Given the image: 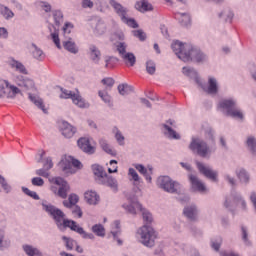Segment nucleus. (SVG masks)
Wrapping results in <instances>:
<instances>
[{
  "instance_id": "f257e3e1",
  "label": "nucleus",
  "mask_w": 256,
  "mask_h": 256,
  "mask_svg": "<svg viewBox=\"0 0 256 256\" xmlns=\"http://www.w3.org/2000/svg\"><path fill=\"white\" fill-rule=\"evenodd\" d=\"M43 210L50 215L59 231H65V229H70L72 231L73 227L77 223L75 220H69L61 209L53 206L52 204L42 203Z\"/></svg>"
},
{
  "instance_id": "f03ea898",
  "label": "nucleus",
  "mask_w": 256,
  "mask_h": 256,
  "mask_svg": "<svg viewBox=\"0 0 256 256\" xmlns=\"http://www.w3.org/2000/svg\"><path fill=\"white\" fill-rule=\"evenodd\" d=\"M139 241L144 247H155V239H157V232L150 225L145 224L138 232Z\"/></svg>"
},
{
  "instance_id": "7ed1b4c3",
  "label": "nucleus",
  "mask_w": 256,
  "mask_h": 256,
  "mask_svg": "<svg viewBox=\"0 0 256 256\" xmlns=\"http://www.w3.org/2000/svg\"><path fill=\"white\" fill-rule=\"evenodd\" d=\"M171 49L175 55H177L178 59L184 63L193 61V57H191V51H193V47L187 48V44H183V42L176 40L171 44Z\"/></svg>"
},
{
  "instance_id": "20e7f679",
  "label": "nucleus",
  "mask_w": 256,
  "mask_h": 256,
  "mask_svg": "<svg viewBox=\"0 0 256 256\" xmlns=\"http://www.w3.org/2000/svg\"><path fill=\"white\" fill-rule=\"evenodd\" d=\"M123 209L130 215H137V211H142V217L146 225L153 223V215L147 210H143V206L138 201H132L130 204H123Z\"/></svg>"
},
{
  "instance_id": "39448f33",
  "label": "nucleus",
  "mask_w": 256,
  "mask_h": 256,
  "mask_svg": "<svg viewBox=\"0 0 256 256\" xmlns=\"http://www.w3.org/2000/svg\"><path fill=\"white\" fill-rule=\"evenodd\" d=\"M157 185L166 193H181V184L173 181L169 176H160L157 180Z\"/></svg>"
},
{
  "instance_id": "423d86ee",
  "label": "nucleus",
  "mask_w": 256,
  "mask_h": 256,
  "mask_svg": "<svg viewBox=\"0 0 256 256\" xmlns=\"http://www.w3.org/2000/svg\"><path fill=\"white\" fill-rule=\"evenodd\" d=\"M60 99H72L74 105L80 107V109H89V102H85V99L79 94H75L71 90L61 89Z\"/></svg>"
},
{
  "instance_id": "0eeeda50",
  "label": "nucleus",
  "mask_w": 256,
  "mask_h": 256,
  "mask_svg": "<svg viewBox=\"0 0 256 256\" xmlns=\"http://www.w3.org/2000/svg\"><path fill=\"white\" fill-rule=\"evenodd\" d=\"M220 109L226 110V115L228 117H233L234 119H243V113L239 109L235 108V101L233 100H223L218 106Z\"/></svg>"
},
{
  "instance_id": "6e6552de",
  "label": "nucleus",
  "mask_w": 256,
  "mask_h": 256,
  "mask_svg": "<svg viewBox=\"0 0 256 256\" xmlns=\"http://www.w3.org/2000/svg\"><path fill=\"white\" fill-rule=\"evenodd\" d=\"M172 127H175V121L170 119L166 121V124H162V133L167 137V139L179 141V139H181V135Z\"/></svg>"
},
{
  "instance_id": "1a4fd4ad",
  "label": "nucleus",
  "mask_w": 256,
  "mask_h": 256,
  "mask_svg": "<svg viewBox=\"0 0 256 256\" xmlns=\"http://www.w3.org/2000/svg\"><path fill=\"white\" fill-rule=\"evenodd\" d=\"M193 149L199 155V157H210L211 149L207 146L203 140L194 139L193 140Z\"/></svg>"
},
{
  "instance_id": "9d476101",
  "label": "nucleus",
  "mask_w": 256,
  "mask_h": 256,
  "mask_svg": "<svg viewBox=\"0 0 256 256\" xmlns=\"http://www.w3.org/2000/svg\"><path fill=\"white\" fill-rule=\"evenodd\" d=\"M55 185H59L58 189V197H61V199H67V193L71 191V187L69 186V183L65 181V179L61 177H56L55 178Z\"/></svg>"
},
{
  "instance_id": "9b49d317",
  "label": "nucleus",
  "mask_w": 256,
  "mask_h": 256,
  "mask_svg": "<svg viewBox=\"0 0 256 256\" xmlns=\"http://www.w3.org/2000/svg\"><path fill=\"white\" fill-rule=\"evenodd\" d=\"M98 185H104L105 187H109L114 191V193H117L119 191V184L117 182V179L113 178V176H110L106 174L99 182Z\"/></svg>"
},
{
  "instance_id": "f8f14e48",
  "label": "nucleus",
  "mask_w": 256,
  "mask_h": 256,
  "mask_svg": "<svg viewBox=\"0 0 256 256\" xmlns=\"http://www.w3.org/2000/svg\"><path fill=\"white\" fill-rule=\"evenodd\" d=\"M51 169H53V160L51 159V157H47L44 162L43 168L36 170L35 174L38 175V177H44L45 179H49L51 175L49 171H51Z\"/></svg>"
},
{
  "instance_id": "ddd939ff",
  "label": "nucleus",
  "mask_w": 256,
  "mask_h": 256,
  "mask_svg": "<svg viewBox=\"0 0 256 256\" xmlns=\"http://www.w3.org/2000/svg\"><path fill=\"white\" fill-rule=\"evenodd\" d=\"M109 5H111L116 13L117 16L120 17L121 21L127 17V13L129 10L121 5V3L117 2L116 0H110Z\"/></svg>"
},
{
  "instance_id": "4468645a",
  "label": "nucleus",
  "mask_w": 256,
  "mask_h": 256,
  "mask_svg": "<svg viewBox=\"0 0 256 256\" xmlns=\"http://www.w3.org/2000/svg\"><path fill=\"white\" fill-rule=\"evenodd\" d=\"M198 170L200 173L207 177V179H211V181H217V172L211 170V168L205 166L203 163H196Z\"/></svg>"
},
{
  "instance_id": "2eb2a0df",
  "label": "nucleus",
  "mask_w": 256,
  "mask_h": 256,
  "mask_svg": "<svg viewBox=\"0 0 256 256\" xmlns=\"http://www.w3.org/2000/svg\"><path fill=\"white\" fill-rule=\"evenodd\" d=\"M174 18L177 19L181 27H185L186 29L191 27V14L176 12Z\"/></svg>"
},
{
  "instance_id": "dca6fc26",
  "label": "nucleus",
  "mask_w": 256,
  "mask_h": 256,
  "mask_svg": "<svg viewBox=\"0 0 256 256\" xmlns=\"http://www.w3.org/2000/svg\"><path fill=\"white\" fill-rule=\"evenodd\" d=\"M78 147L88 155H93V153H95V147L91 145L88 138H80L78 140Z\"/></svg>"
},
{
  "instance_id": "f3484780",
  "label": "nucleus",
  "mask_w": 256,
  "mask_h": 256,
  "mask_svg": "<svg viewBox=\"0 0 256 256\" xmlns=\"http://www.w3.org/2000/svg\"><path fill=\"white\" fill-rule=\"evenodd\" d=\"M16 83L18 87H22L25 91H29V89H33V87H35V82H33L31 78L21 75L16 78Z\"/></svg>"
},
{
  "instance_id": "a211bd4d",
  "label": "nucleus",
  "mask_w": 256,
  "mask_h": 256,
  "mask_svg": "<svg viewBox=\"0 0 256 256\" xmlns=\"http://www.w3.org/2000/svg\"><path fill=\"white\" fill-rule=\"evenodd\" d=\"M60 131L66 139H71L75 133H77V128L73 127L68 122H62V125L60 127Z\"/></svg>"
},
{
  "instance_id": "6ab92c4d",
  "label": "nucleus",
  "mask_w": 256,
  "mask_h": 256,
  "mask_svg": "<svg viewBox=\"0 0 256 256\" xmlns=\"http://www.w3.org/2000/svg\"><path fill=\"white\" fill-rule=\"evenodd\" d=\"M58 167L59 169H61V171H63V173H65L66 175H73V173H75V170L73 169V166L71 164V160L70 158H65L62 159L59 163H58Z\"/></svg>"
},
{
  "instance_id": "aec40b11",
  "label": "nucleus",
  "mask_w": 256,
  "mask_h": 256,
  "mask_svg": "<svg viewBox=\"0 0 256 256\" xmlns=\"http://www.w3.org/2000/svg\"><path fill=\"white\" fill-rule=\"evenodd\" d=\"M89 56L91 61L95 63L96 65H99V62L101 61V50L97 48V46L91 44L89 46Z\"/></svg>"
},
{
  "instance_id": "412c9836",
  "label": "nucleus",
  "mask_w": 256,
  "mask_h": 256,
  "mask_svg": "<svg viewBox=\"0 0 256 256\" xmlns=\"http://www.w3.org/2000/svg\"><path fill=\"white\" fill-rule=\"evenodd\" d=\"M62 45L66 51L72 53L73 55H77V53H79V48L77 47V44L71 39V37H68V40L63 41Z\"/></svg>"
},
{
  "instance_id": "4be33fe9",
  "label": "nucleus",
  "mask_w": 256,
  "mask_h": 256,
  "mask_svg": "<svg viewBox=\"0 0 256 256\" xmlns=\"http://www.w3.org/2000/svg\"><path fill=\"white\" fill-rule=\"evenodd\" d=\"M48 28L51 33L50 35L53 43L56 45L57 49H61V40L59 39V30L53 24H50Z\"/></svg>"
},
{
  "instance_id": "5701e85b",
  "label": "nucleus",
  "mask_w": 256,
  "mask_h": 256,
  "mask_svg": "<svg viewBox=\"0 0 256 256\" xmlns=\"http://www.w3.org/2000/svg\"><path fill=\"white\" fill-rule=\"evenodd\" d=\"M204 91L208 93V95H217V92L219 91L217 80L213 77H210L208 79V87L204 88Z\"/></svg>"
},
{
  "instance_id": "b1692460",
  "label": "nucleus",
  "mask_w": 256,
  "mask_h": 256,
  "mask_svg": "<svg viewBox=\"0 0 256 256\" xmlns=\"http://www.w3.org/2000/svg\"><path fill=\"white\" fill-rule=\"evenodd\" d=\"M72 231L78 233V235H81L82 239H91V241L95 239V235H93V233H87L83 227L77 224V222L75 223Z\"/></svg>"
},
{
  "instance_id": "393cba45",
  "label": "nucleus",
  "mask_w": 256,
  "mask_h": 256,
  "mask_svg": "<svg viewBox=\"0 0 256 256\" xmlns=\"http://www.w3.org/2000/svg\"><path fill=\"white\" fill-rule=\"evenodd\" d=\"M84 199L89 205H97L99 203V195L95 191L85 192Z\"/></svg>"
},
{
  "instance_id": "a878e982",
  "label": "nucleus",
  "mask_w": 256,
  "mask_h": 256,
  "mask_svg": "<svg viewBox=\"0 0 256 256\" xmlns=\"http://www.w3.org/2000/svg\"><path fill=\"white\" fill-rule=\"evenodd\" d=\"M92 171L96 177L97 183L107 175V172H105V169L103 168V166L99 164L92 165Z\"/></svg>"
},
{
  "instance_id": "bb28decb",
  "label": "nucleus",
  "mask_w": 256,
  "mask_h": 256,
  "mask_svg": "<svg viewBox=\"0 0 256 256\" xmlns=\"http://www.w3.org/2000/svg\"><path fill=\"white\" fill-rule=\"evenodd\" d=\"M9 65L10 67H12V69H16V71H18V73H22V75H27V68H25V65H23V63L15 60L14 58H11L9 61Z\"/></svg>"
},
{
  "instance_id": "cd10ccee",
  "label": "nucleus",
  "mask_w": 256,
  "mask_h": 256,
  "mask_svg": "<svg viewBox=\"0 0 256 256\" xmlns=\"http://www.w3.org/2000/svg\"><path fill=\"white\" fill-rule=\"evenodd\" d=\"M22 248L24 253L28 256H43V253L41 252V250L33 247L32 245L24 244Z\"/></svg>"
},
{
  "instance_id": "c85d7f7f",
  "label": "nucleus",
  "mask_w": 256,
  "mask_h": 256,
  "mask_svg": "<svg viewBox=\"0 0 256 256\" xmlns=\"http://www.w3.org/2000/svg\"><path fill=\"white\" fill-rule=\"evenodd\" d=\"M135 9L140 11V13H145L147 11H153V5L146 0H142L140 2H136Z\"/></svg>"
},
{
  "instance_id": "c756f323",
  "label": "nucleus",
  "mask_w": 256,
  "mask_h": 256,
  "mask_svg": "<svg viewBox=\"0 0 256 256\" xmlns=\"http://www.w3.org/2000/svg\"><path fill=\"white\" fill-rule=\"evenodd\" d=\"M28 99L38 107V109H41L43 113H47V110L45 108V104H43V99L39 98V96H35L31 93L28 94Z\"/></svg>"
},
{
  "instance_id": "7c9ffc66",
  "label": "nucleus",
  "mask_w": 256,
  "mask_h": 256,
  "mask_svg": "<svg viewBox=\"0 0 256 256\" xmlns=\"http://www.w3.org/2000/svg\"><path fill=\"white\" fill-rule=\"evenodd\" d=\"M79 203V196L77 194H70L68 197V201L64 200L63 205L67 209H72V207H75Z\"/></svg>"
},
{
  "instance_id": "2f4dec72",
  "label": "nucleus",
  "mask_w": 256,
  "mask_h": 256,
  "mask_svg": "<svg viewBox=\"0 0 256 256\" xmlns=\"http://www.w3.org/2000/svg\"><path fill=\"white\" fill-rule=\"evenodd\" d=\"M95 27H94V33L96 35H103L105 33L107 26L105 25V22L101 19L94 20Z\"/></svg>"
},
{
  "instance_id": "473e14b6",
  "label": "nucleus",
  "mask_w": 256,
  "mask_h": 256,
  "mask_svg": "<svg viewBox=\"0 0 256 256\" xmlns=\"http://www.w3.org/2000/svg\"><path fill=\"white\" fill-rule=\"evenodd\" d=\"M121 59H123L124 63L129 65V67H135V63H137V57H135V54L131 52H127L126 54L122 55Z\"/></svg>"
},
{
  "instance_id": "72a5a7b5",
  "label": "nucleus",
  "mask_w": 256,
  "mask_h": 256,
  "mask_svg": "<svg viewBox=\"0 0 256 256\" xmlns=\"http://www.w3.org/2000/svg\"><path fill=\"white\" fill-rule=\"evenodd\" d=\"M118 92L125 96V95H131V93L135 92V88L127 83L119 84L118 85Z\"/></svg>"
},
{
  "instance_id": "f704fd0d",
  "label": "nucleus",
  "mask_w": 256,
  "mask_h": 256,
  "mask_svg": "<svg viewBox=\"0 0 256 256\" xmlns=\"http://www.w3.org/2000/svg\"><path fill=\"white\" fill-rule=\"evenodd\" d=\"M11 247V240L5 236V231L0 230V251H5Z\"/></svg>"
},
{
  "instance_id": "c9c22d12",
  "label": "nucleus",
  "mask_w": 256,
  "mask_h": 256,
  "mask_svg": "<svg viewBox=\"0 0 256 256\" xmlns=\"http://www.w3.org/2000/svg\"><path fill=\"white\" fill-rule=\"evenodd\" d=\"M99 143H100L101 149H103L105 153H108V155H111L112 157H115V155H117V152L111 149V146L109 145V143H107V140L100 139Z\"/></svg>"
},
{
  "instance_id": "e433bc0d",
  "label": "nucleus",
  "mask_w": 256,
  "mask_h": 256,
  "mask_svg": "<svg viewBox=\"0 0 256 256\" xmlns=\"http://www.w3.org/2000/svg\"><path fill=\"white\" fill-rule=\"evenodd\" d=\"M0 13H1L2 17H4V19H6L7 21H9V19H13V17H15V13H13L12 10L9 9V7H7L5 5L0 6Z\"/></svg>"
},
{
  "instance_id": "4c0bfd02",
  "label": "nucleus",
  "mask_w": 256,
  "mask_h": 256,
  "mask_svg": "<svg viewBox=\"0 0 256 256\" xmlns=\"http://www.w3.org/2000/svg\"><path fill=\"white\" fill-rule=\"evenodd\" d=\"M32 47L34 50H32V56L37 61H43L45 59V53H43V50H41L37 45L32 44Z\"/></svg>"
},
{
  "instance_id": "58836bf2",
  "label": "nucleus",
  "mask_w": 256,
  "mask_h": 256,
  "mask_svg": "<svg viewBox=\"0 0 256 256\" xmlns=\"http://www.w3.org/2000/svg\"><path fill=\"white\" fill-rule=\"evenodd\" d=\"M92 233L97 237H105V227L103 224H95L91 228Z\"/></svg>"
},
{
  "instance_id": "ea45409f",
  "label": "nucleus",
  "mask_w": 256,
  "mask_h": 256,
  "mask_svg": "<svg viewBox=\"0 0 256 256\" xmlns=\"http://www.w3.org/2000/svg\"><path fill=\"white\" fill-rule=\"evenodd\" d=\"M135 169L145 177L148 183H151L152 178L151 176H149V171L147 170V168H145V166H143L142 164H135Z\"/></svg>"
},
{
  "instance_id": "a19ab883",
  "label": "nucleus",
  "mask_w": 256,
  "mask_h": 256,
  "mask_svg": "<svg viewBox=\"0 0 256 256\" xmlns=\"http://www.w3.org/2000/svg\"><path fill=\"white\" fill-rule=\"evenodd\" d=\"M62 241H64L67 251H73L75 245H77V241L71 237L62 236Z\"/></svg>"
},
{
  "instance_id": "79ce46f5",
  "label": "nucleus",
  "mask_w": 256,
  "mask_h": 256,
  "mask_svg": "<svg viewBox=\"0 0 256 256\" xmlns=\"http://www.w3.org/2000/svg\"><path fill=\"white\" fill-rule=\"evenodd\" d=\"M193 187L195 191H199L200 193H205V191H207L205 184L196 177L193 178Z\"/></svg>"
},
{
  "instance_id": "37998d69",
  "label": "nucleus",
  "mask_w": 256,
  "mask_h": 256,
  "mask_svg": "<svg viewBox=\"0 0 256 256\" xmlns=\"http://www.w3.org/2000/svg\"><path fill=\"white\" fill-rule=\"evenodd\" d=\"M0 97H11L9 94V81L4 80L0 85Z\"/></svg>"
},
{
  "instance_id": "c03bdc74",
  "label": "nucleus",
  "mask_w": 256,
  "mask_h": 256,
  "mask_svg": "<svg viewBox=\"0 0 256 256\" xmlns=\"http://www.w3.org/2000/svg\"><path fill=\"white\" fill-rule=\"evenodd\" d=\"M52 15H53V19L56 27H59V25L63 23V12H61L60 10H53Z\"/></svg>"
},
{
  "instance_id": "a18cd8bd",
  "label": "nucleus",
  "mask_w": 256,
  "mask_h": 256,
  "mask_svg": "<svg viewBox=\"0 0 256 256\" xmlns=\"http://www.w3.org/2000/svg\"><path fill=\"white\" fill-rule=\"evenodd\" d=\"M113 132L115 133V139L119 145H125V136L119 131V128L114 127Z\"/></svg>"
},
{
  "instance_id": "49530a36",
  "label": "nucleus",
  "mask_w": 256,
  "mask_h": 256,
  "mask_svg": "<svg viewBox=\"0 0 256 256\" xmlns=\"http://www.w3.org/2000/svg\"><path fill=\"white\" fill-rule=\"evenodd\" d=\"M146 71L149 75H155V71H157V66L153 60H148L146 62Z\"/></svg>"
},
{
  "instance_id": "de8ad7c7",
  "label": "nucleus",
  "mask_w": 256,
  "mask_h": 256,
  "mask_svg": "<svg viewBox=\"0 0 256 256\" xmlns=\"http://www.w3.org/2000/svg\"><path fill=\"white\" fill-rule=\"evenodd\" d=\"M116 50L118 51L120 57L127 53V43L125 42H117L116 43Z\"/></svg>"
},
{
  "instance_id": "09e8293b",
  "label": "nucleus",
  "mask_w": 256,
  "mask_h": 256,
  "mask_svg": "<svg viewBox=\"0 0 256 256\" xmlns=\"http://www.w3.org/2000/svg\"><path fill=\"white\" fill-rule=\"evenodd\" d=\"M119 61V58L113 57V56H106L105 57V68L106 69H112L113 63H117Z\"/></svg>"
},
{
  "instance_id": "8fccbe9b",
  "label": "nucleus",
  "mask_w": 256,
  "mask_h": 256,
  "mask_svg": "<svg viewBox=\"0 0 256 256\" xmlns=\"http://www.w3.org/2000/svg\"><path fill=\"white\" fill-rule=\"evenodd\" d=\"M122 23H125L126 25H128V27H132V29H137V27H139V24H137V21H135V19L128 18L127 16L122 19Z\"/></svg>"
},
{
  "instance_id": "3c124183",
  "label": "nucleus",
  "mask_w": 256,
  "mask_h": 256,
  "mask_svg": "<svg viewBox=\"0 0 256 256\" xmlns=\"http://www.w3.org/2000/svg\"><path fill=\"white\" fill-rule=\"evenodd\" d=\"M22 191L28 197H31L35 201H39L41 198L37 195V192L29 190L27 187H22Z\"/></svg>"
},
{
  "instance_id": "603ef678",
  "label": "nucleus",
  "mask_w": 256,
  "mask_h": 256,
  "mask_svg": "<svg viewBox=\"0 0 256 256\" xmlns=\"http://www.w3.org/2000/svg\"><path fill=\"white\" fill-rule=\"evenodd\" d=\"M128 175L132 177V181H134V183H141V178L134 168H129Z\"/></svg>"
},
{
  "instance_id": "864d4df0",
  "label": "nucleus",
  "mask_w": 256,
  "mask_h": 256,
  "mask_svg": "<svg viewBox=\"0 0 256 256\" xmlns=\"http://www.w3.org/2000/svg\"><path fill=\"white\" fill-rule=\"evenodd\" d=\"M183 215L186 219H189V221H193V206L184 207Z\"/></svg>"
},
{
  "instance_id": "5fc2aeb1",
  "label": "nucleus",
  "mask_w": 256,
  "mask_h": 256,
  "mask_svg": "<svg viewBox=\"0 0 256 256\" xmlns=\"http://www.w3.org/2000/svg\"><path fill=\"white\" fill-rule=\"evenodd\" d=\"M8 93L11 95L9 97H15V95H19V93H21V90L17 88V86L11 85L8 82Z\"/></svg>"
},
{
  "instance_id": "6e6d98bb",
  "label": "nucleus",
  "mask_w": 256,
  "mask_h": 256,
  "mask_svg": "<svg viewBox=\"0 0 256 256\" xmlns=\"http://www.w3.org/2000/svg\"><path fill=\"white\" fill-rule=\"evenodd\" d=\"M176 194L179 195L177 199L182 203V205H185L186 203H189V201H191V198L187 194L181 192V188L180 193Z\"/></svg>"
},
{
  "instance_id": "4d7b16f0",
  "label": "nucleus",
  "mask_w": 256,
  "mask_h": 256,
  "mask_svg": "<svg viewBox=\"0 0 256 256\" xmlns=\"http://www.w3.org/2000/svg\"><path fill=\"white\" fill-rule=\"evenodd\" d=\"M194 59L196 63H203V61H205V56L200 50L194 49Z\"/></svg>"
},
{
  "instance_id": "13d9d810",
  "label": "nucleus",
  "mask_w": 256,
  "mask_h": 256,
  "mask_svg": "<svg viewBox=\"0 0 256 256\" xmlns=\"http://www.w3.org/2000/svg\"><path fill=\"white\" fill-rule=\"evenodd\" d=\"M99 97L104 101V103H107L110 107L113 105L111 103V96H109L108 93H103V91L98 92Z\"/></svg>"
},
{
  "instance_id": "bf43d9fd",
  "label": "nucleus",
  "mask_w": 256,
  "mask_h": 256,
  "mask_svg": "<svg viewBox=\"0 0 256 256\" xmlns=\"http://www.w3.org/2000/svg\"><path fill=\"white\" fill-rule=\"evenodd\" d=\"M71 31H73V25L70 22H66L63 27V33L66 39H69L67 35H71Z\"/></svg>"
},
{
  "instance_id": "052dcab7",
  "label": "nucleus",
  "mask_w": 256,
  "mask_h": 256,
  "mask_svg": "<svg viewBox=\"0 0 256 256\" xmlns=\"http://www.w3.org/2000/svg\"><path fill=\"white\" fill-rule=\"evenodd\" d=\"M133 35L140 41H145L147 39V35L143 32V30H134Z\"/></svg>"
},
{
  "instance_id": "680f3d73",
  "label": "nucleus",
  "mask_w": 256,
  "mask_h": 256,
  "mask_svg": "<svg viewBox=\"0 0 256 256\" xmlns=\"http://www.w3.org/2000/svg\"><path fill=\"white\" fill-rule=\"evenodd\" d=\"M31 183L34 185V187H43V185H45V181L41 177L32 178Z\"/></svg>"
},
{
  "instance_id": "e2e57ef3",
  "label": "nucleus",
  "mask_w": 256,
  "mask_h": 256,
  "mask_svg": "<svg viewBox=\"0 0 256 256\" xmlns=\"http://www.w3.org/2000/svg\"><path fill=\"white\" fill-rule=\"evenodd\" d=\"M238 178L240 179V181H242V183H247L249 181V175H247V172H245V170H240L238 172Z\"/></svg>"
},
{
  "instance_id": "0e129e2a",
  "label": "nucleus",
  "mask_w": 256,
  "mask_h": 256,
  "mask_svg": "<svg viewBox=\"0 0 256 256\" xmlns=\"http://www.w3.org/2000/svg\"><path fill=\"white\" fill-rule=\"evenodd\" d=\"M0 185L6 193H11V186L8 185L7 180H5V177L0 179Z\"/></svg>"
},
{
  "instance_id": "69168bd1",
  "label": "nucleus",
  "mask_w": 256,
  "mask_h": 256,
  "mask_svg": "<svg viewBox=\"0 0 256 256\" xmlns=\"http://www.w3.org/2000/svg\"><path fill=\"white\" fill-rule=\"evenodd\" d=\"M70 162L72 167H75L76 169H82L83 168V164H81V161L69 156Z\"/></svg>"
},
{
  "instance_id": "338daca9",
  "label": "nucleus",
  "mask_w": 256,
  "mask_h": 256,
  "mask_svg": "<svg viewBox=\"0 0 256 256\" xmlns=\"http://www.w3.org/2000/svg\"><path fill=\"white\" fill-rule=\"evenodd\" d=\"M101 83L111 89V87H113L115 85V80L113 78L108 77V78L102 79Z\"/></svg>"
},
{
  "instance_id": "774afa93",
  "label": "nucleus",
  "mask_w": 256,
  "mask_h": 256,
  "mask_svg": "<svg viewBox=\"0 0 256 256\" xmlns=\"http://www.w3.org/2000/svg\"><path fill=\"white\" fill-rule=\"evenodd\" d=\"M247 145L248 147L252 150L255 151L256 150V140L253 137H249L247 139Z\"/></svg>"
}]
</instances>
